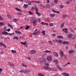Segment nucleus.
I'll return each mask as SVG.
<instances>
[{
    "mask_svg": "<svg viewBox=\"0 0 76 76\" xmlns=\"http://www.w3.org/2000/svg\"><path fill=\"white\" fill-rule=\"evenodd\" d=\"M70 64V62H68L66 65H65V66H67V64Z\"/></svg>",
    "mask_w": 76,
    "mask_h": 76,
    "instance_id": "052dcab7",
    "label": "nucleus"
},
{
    "mask_svg": "<svg viewBox=\"0 0 76 76\" xmlns=\"http://www.w3.org/2000/svg\"><path fill=\"white\" fill-rule=\"evenodd\" d=\"M47 2L48 3H50V1L49 0H47Z\"/></svg>",
    "mask_w": 76,
    "mask_h": 76,
    "instance_id": "4d7b16f0",
    "label": "nucleus"
},
{
    "mask_svg": "<svg viewBox=\"0 0 76 76\" xmlns=\"http://www.w3.org/2000/svg\"><path fill=\"white\" fill-rule=\"evenodd\" d=\"M73 35L72 34H69L68 35V37L69 38H70V37H72V36Z\"/></svg>",
    "mask_w": 76,
    "mask_h": 76,
    "instance_id": "a878e982",
    "label": "nucleus"
},
{
    "mask_svg": "<svg viewBox=\"0 0 76 76\" xmlns=\"http://www.w3.org/2000/svg\"><path fill=\"white\" fill-rule=\"evenodd\" d=\"M45 53H51V51H49L48 50H46L45 51Z\"/></svg>",
    "mask_w": 76,
    "mask_h": 76,
    "instance_id": "aec40b11",
    "label": "nucleus"
},
{
    "mask_svg": "<svg viewBox=\"0 0 76 76\" xmlns=\"http://www.w3.org/2000/svg\"><path fill=\"white\" fill-rule=\"evenodd\" d=\"M10 28L11 29H13V26H12L11 25L10 26Z\"/></svg>",
    "mask_w": 76,
    "mask_h": 76,
    "instance_id": "09e8293b",
    "label": "nucleus"
},
{
    "mask_svg": "<svg viewBox=\"0 0 76 76\" xmlns=\"http://www.w3.org/2000/svg\"><path fill=\"white\" fill-rule=\"evenodd\" d=\"M27 59H28L29 60H31V58L30 57L28 58H27Z\"/></svg>",
    "mask_w": 76,
    "mask_h": 76,
    "instance_id": "0e129e2a",
    "label": "nucleus"
},
{
    "mask_svg": "<svg viewBox=\"0 0 76 76\" xmlns=\"http://www.w3.org/2000/svg\"><path fill=\"white\" fill-rule=\"evenodd\" d=\"M63 44H69V42L64 41L62 42Z\"/></svg>",
    "mask_w": 76,
    "mask_h": 76,
    "instance_id": "4468645a",
    "label": "nucleus"
},
{
    "mask_svg": "<svg viewBox=\"0 0 76 76\" xmlns=\"http://www.w3.org/2000/svg\"><path fill=\"white\" fill-rule=\"evenodd\" d=\"M60 55L62 57H63V51L61 50L60 51Z\"/></svg>",
    "mask_w": 76,
    "mask_h": 76,
    "instance_id": "0eeeda50",
    "label": "nucleus"
},
{
    "mask_svg": "<svg viewBox=\"0 0 76 76\" xmlns=\"http://www.w3.org/2000/svg\"><path fill=\"white\" fill-rule=\"evenodd\" d=\"M18 34H21V32H20V31H19L18 33Z\"/></svg>",
    "mask_w": 76,
    "mask_h": 76,
    "instance_id": "338daca9",
    "label": "nucleus"
},
{
    "mask_svg": "<svg viewBox=\"0 0 76 76\" xmlns=\"http://www.w3.org/2000/svg\"><path fill=\"white\" fill-rule=\"evenodd\" d=\"M30 53L31 54H35V53H36V51H35L34 50H32L30 51Z\"/></svg>",
    "mask_w": 76,
    "mask_h": 76,
    "instance_id": "7ed1b4c3",
    "label": "nucleus"
},
{
    "mask_svg": "<svg viewBox=\"0 0 76 76\" xmlns=\"http://www.w3.org/2000/svg\"><path fill=\"white\" fill-rule=\"evenodd\" d=\"M63 16L64 18H66L67 17V15H63Z\"/></svg>",
    "mask_w": 76,
    "mask_h": 76,
    "instance_id": "e433bc0d",
    "label": "nucleus"
},
{
    "mask_svg": "<svg viewBox=\"0 0 76 76\" xmlns=\"http://www.w3.org/2000/svg\"><path fill=\"white\" fill-rule=\"evenodd\" d=\"M20 72L21 73H25V71H24V70H20Z\"/></svg>",
    "mask_w": 76,
    "mask_h": 76,
    "instance_id": "58836bf2",
    "label": "nucleus"
},
{
    "mask_svg": "<svg viewBox=\"0 0 76 76\" xmlns=\"http://www.w3.org/2000/svg\"><path fill=\"white\" fill-rule=\"evenodd\" d=\"M24 45L25 47H27V43H26V42L25 43V44Z\"/></svg>",
    "mask_w": 76,
    "mask_h": 76,
    "instance_id": "79ce46f5",
    "label": "nucleus"
},
{
    "mask_svg": "<svg viewBox=\"0 0 76 76\" xmlns=\"http://www.w3.org/2000/svg\"><path fill=\"white\" fill-rule=\"evenodd\" d=\"M0 20H3V18H2V17H1V15H0Z\"/></svg>",
    "mask_w": 76,
    "mask_h": 76,
    "instance_id": "c03bdc74",
    "label": "nucleus"
},
{
    "mask_svg": "<svg viewBox=\"0 0 76 76\" xmlns=\"http://www.w3.org/2000/svg\"><path fill=\"white\" fill-rule=\"evenodd\" d=\"M36 25H37V21L36 20L34 19L33 20V26H36Z\"/></svg>",
    "mask_w": 76,
    "mask_h": 76,
    "instance_id": "20e7f679",
    "label": "nucleus"
},
{
    "mask_svg": "<svg viewBox=\"0 0 76 76\" xmlns=\"http://www.w3.org/2000/svg\"><path fill=\"white\" fill-rule=\"evenodd\" d=\"M57 42H58V43H60V44H61V42H62V40H60L59 39H57Z\"/></svg>",
    "mask_w": 76,
    "mask_h": 76,
    "instance_id": "2eb2a0df",
    "label": "nucleus"
},
{
    "mask_svg": "<svg viewBox=\"0 0 76 76\" xmlns=\"http://www.w3.org/2000/svg\"><path fill=\"white\" fill-rule=\"evenodd\" d=\"M53 12H54L55 13H57V11L54 10H52Z\"/></svg>",
    "mask_w": 76,
    "mask_h": 76,
    "instance_id": "5fc2aeb1",
    "label": "nucleus"
},
{
    "mask_svg": "<svg viewBox=\"0 0 76 76\" xmlns=\"http://www.w3.org/2000/svg\"><path fill=\"white\" fill-rule=\"evenodd\" d=\"M38 75L39 76H44L42 74L40 73H38Z\"/></svg>",
    "mask_w": 76,
    "mask_h": 76,
    "instance_id": "bb28decb",
    "label": "nucleus"
},
{
    "mask_svg": "<svg viewBox=\"0 0 76 76\" xmlns=\"http://www.w3.org/2000/svg\"><path fill=\"white\" fill-rule=\"evenodd\" d=\"M64 23H62L61 26V28H63V27L64 26Z\"/></svg>",
    "mask_w": 76,
    "mask_h": 76,
    "instance_id": "b1692460",
    "label": "nucleus"
},
{
    "mask_svg": "<svg viewBox=\"0 0 76 76\" xmlns=\"http://www.w3.org/2000/svg\"><path fill=\"white\" fill-rule=\"evenodd\" d=\"M57 37L59 38V39H60V38L63 39V37L62 36H58Z\"/></svg>",
    "mask_w": 76,
    "mask_h": 76,
    "instance_id": "a211bd4d",
    "label": "nucleus"
},
{
    "mask_svg": "<svg viewBox=\"0 0 76 76\" xmlns=\"http://www.w3.org/2000/svg\"><path fill=\"white\" fill-rule=\"evenodd\" d=\"M26 42H20L21 44H23V45H25V43H26Z\"/></svg>",
    "mask_w": 76,
    "mask_h": 76,
    "instance_id": "7c9ffc66",
    "label": "nucleus"
},
{
    "mask_svg": "<svg viewBox=\"0 0 76 76\" xmlns=\"http://www.w3.org/2000/svg\"><path fill=\"white\" fill-rule=\"evenodd\" d=\"M28 13L29 14V15H33V13L30 11L28 12Z\"/></svg>",
    "mask_w": 76,
    "mask_h": 76,
    "instance_id": "f704fd0d",
    "label": "nucleus"
},
{
    "mask_svg": "<svg viewBox=\"0 0 76 76\" xmlns=\"http://www.w3.org/2000/svg\"><path fill=\"white\" fill-rule=\"evenodd\" d=\"M14 22H17V19H14Z\"/></svg>",
    "mask_w": 76,
    "mask_h": 76,
    "instance_id": "ea45409f",
    "label": "nucleus"
},
{
    "mask_svg": "<svg viewBox=\"0 0 76 76\" xmlns=\"http://www.w3.org/2000/svg\"><path fill=\"white\" fill-rule=\"evenodd\" d=\"M66 3L67 4H69V1H67L66 2Z\"/></svg>",
    "mask_w": 76,
    "mask_h": 76,
    "instance_id": "3c124183",
    "label": "nucleus"
},
{
    "mask_svg": "<svg viewBox=\"0 0 76 76\" xmlns=\"http://www.w3.org/2000/svg\"><path fill=\"white\" fill-rule=\"evenodd\" d=\"M53 55L56 57H58V53L56 52H53Z\"/></svg>",
    "mask_w": 76,
    "mask_h": 76,
    "instance_id": "39448f33",
    "label": "nucleus"
},
{
    "mask_svg": "<svg viewBox=\"0 0 76 76\" xmlns=\"http://www.w3.org/2000/svg\"><path fill=\"white\" fill-rule=\"evenodd\" d=\"M7 25H8L9 27H10V26H11V25H10V24L9 23H7Z\"/></svg>",
    "mask_w": 76,
    "mask_h": 76,
    "instance_id": "de8ad7c7",
    "label": "nucleus"
},
{
    "mask_svg": "<svg viewBox=\"0 0 76 76\" xmlns=\"http://www.w3.org/2000/svg\"><path fill=\"white\" fill-rule=\"evenodd\" d=\"M4 44L2 42H0V46H3Z\"/></svg>",
    "mask_w": 76,
    "mask_h": 76,
    "instance_id": "72a5a7b5",
    "label": "nucleus"
},
{
    "mask_svg": "<svg viewBox=\"0 0 76 76\" xmlns=\"http://www.w3.org/2000/svg\"><path fill=\"white\" fill-rule=\"evenodd\" d=\"M49 25L50 26H53V24L51 23H49Z\"/></svg>",
    "mask_w": 76,
    "mask_h": 76,
    "instance_id": "393cba45",
    "label": "nucleus"
},
{
    "mask_svg": "<svg viewBox=\"0 0 76 76\" xmlns=\"http://www.w3.org/2000/svg\"><path fill=\"white\" fill-rule=\"evenodd\" d=\"M44 69H47V68H48V67L47 66H45L44 67Z\"/></svg>",
    "mask_w": 76,
    "mask_h": 76,
    "instance_id": "680f3d73",
    "label": "nucleus"
},
{
    "mask_svg": "<svg viewBox=\"0 0 76 76\" xmlns=\"http://www.w3.org/2000/svg\"><path fill=\"white\" fill-rule=\"evenodd\" d=\"M54 63H55V64H58V61L57 60H54Z\"/></svg>",
    "mask_w": 76,
    "mask_h": 76,
    "instance_id": "1a4fd4ad",
    "label": "nucleus"
},
{
    "mask_svg": "<svg viewBox=\"0 0 76 76\" xmlns=\"http://www.w3.org/2000/svg\"><path fill=\"white\" fill-rule=\"evenodd\" d=\"M7 17L8 18H10V16L9 15H7Z\"/></svg>",
    "mask_w": 76,
    "mask_h": 76,
    "instance_id": "49530a36",
    "label": "nucleus"
},
{
    "mask_svg": "<svg viewBox=\"0 0 76 76\" xmlns=\"http://www.w3.org/2000/svg\"><path fill=\"white\" fill-rule=\"evenodd\" d=\"M54 2L55 3H57V2H58V0H54Z\"/></svg>",
    "mask_w": 76,
    "mask_h": 76,
    "instance_id": "4c0bfd02",
    "label": "nucleus"
},
{
    "mask_svg": "<svg viewBox=\"0 0 76 76\" xmlns=\"http://www.w3.org/2000/svg\"><path fill=\"white\" fill-rule=\"evenodd\" d=\"M2 71V69L1 68H0V73H1V72Z\"/></svg>",
    "mask_w": 76,
    "mask_h": 76,
    "instance_id": "6e6d98bb",
    "label": "nucleus"
},
{
    "mask_svg": "<svg viewBox=\"0 0 76 76\" xmlns=\"http://www.w3.org/2000/svg\"><path fill=\"white\" fill-rule=\"evenodd\" d=\"M47 60L48 61H51L52 60V56H50L47 57Z\"/></svg>",
    "mask_w": 76,
    "mask_h": 76,
    "instance_id": "f03ea898",
    "label": "nucleus"
},
{
    "mask_svg": "<svg viewBox=\"0 0 76 76\" xmlns=\"http://www.w3.org/2000/svg\"><path fill=\"white\" fill-rule=\"evenodd\" d=\"M63 74V75L65 76H69V74L67 73H64Z\"/></svg>",
    "mask_w": 76,
    "mask_h": 76,
    "instance_id": "dca6fc26",
    "label": "nucleus"
},
{
    "mask_svg": "<svg viewBox=\"0 0 76 76\" xmlns=\"http://www.w3.org/2000/svg\"><path fill=\"white\" fill-rule=\"evenodd\" d=\"M19 31H15V33H16V34H18V33H19Z\"/></svg>",
    "mask_w": 76,
    "mask_h": 76,
    "instance_id": "37998d69",
    "label": "nucleus"
},
{
    "mask_svg": "<svg viewBox=\"0 0 76 76\" xmlns=\"http://www.w3.org/2000/svg\"><path fill=\"white\" fill-rule=\"evenodd\" d=\"M15 9L16 10H18V11H19V12H21V10L18 9V8H16Z\"/></svg>",
    "mask_w": 76,
    "mask_h": 76,
    "instance_id": "4be33fe9",
    "label": "nucleus"
},
{
    "mask_svg": "<svg viewBox=\"0 0 76 76\" xmlns=\"http://www.w3.org/2000/svg\"><path fill=\"white\" fill-rule=\"evenodd\" d=\"M55 16V14H50V16L51 18H54Z\"/></svg>",
    "mask_w": 76,
    "mask_h": 76,
    "instance_id": "f3484780",
    "label": "nucleus"
},
{
    "mask_svg": "<svg viewBox=\"0 0 76 76\" xmlns=\"http://www.w3.org/2000/svg\"><path fill=\"white\" fill-rule=\"evenodd\" d=\"M64 32H65V33H66V34H67V33H68V31H67V30H66L64 31Z\"/></svg>",
    "mask_w": 76,
    "mask_h": 76,
    "instance_id": "13d9d810",
    "label": "nucleus"
},
{
    "mask_svg": "<svg viewBox=\"0 0 76 76\" xmlns=\"http://www.w3.org/2000/svg\"><path fill=\"white\" fill-rule=\"evenodd\" d=\"M45 31H42V33L43 35H45Z\"/></svg>",
    "mask_w": 76,
    "mask_h": 76,
    "instance_id": "5701e85b",
    "label": "nucleus"
},
{
    "mask_svg": "<svg viewBox=\"0 0 76 76\" xmlns=\"http://www.w3.org/2000/svg\"><path fill=\"white\" fill-rule=\"evenodd\" d=\"M24 6L25 8H27L28 7V5L25 4L24 5Z\"/></svg>",
    "mask_w": 76,
    "mask_h": 76,
    "instance_id": "2f4dec72",
    "label": "nucleus"
},
{
    "mask_svg": "<svg viewBox=\"0 0 76 76\" xmlns=\"http://www.w3.org/2000/svg\"><path fill=\"white\" fill-rule=\"evenodd\" d=\"M60 6L61 8H63V6L62 5H61Z\"/></svg>",
    "mask_w": 76,
    "mask_h": 76,
    "instance_id": "774afa93",
    "label": "nucleus"
},
{
    "mask_svg": "<svg viewBox=\"0 0 76 76\" xmlns=\"http://www.w3.org/2000/svg\"><path fill=\"white\" fill-rule=\"evenodd\" d=\"M8 34H9V35H12V34L10 33H9Z\"/></svg>",
    "mask_w": 76,
    "mask_h": 76,
    "instance_id": "e2e57ef3",
    "label": "nucleus"
},
{
    "mask_svg": "<svg viewBox=\"0 0 76 76\" xmlns=\"http://www.w3.org/2000/svg\"><path fill=\"white\" fill-rule=\"evenodd\" d=\"M41 24H42V25H45V23L44 22H41Z\"/></svg>",
    "mask_w": 76,
    "mask_h": 76,
    "instance_id": "c9c22d12",
    "label": "nucleus"
},
{
    "mask_svg": "<svg viewBox=\"0 0 76 76\" xmlns=\"http://www.w3.org/2000/svg\"><path fill=\"white\" fill-rule=\"evenodd\" d=\"M2 35H6L8 34V33L6 31H3L2 33Z\"/></svg>",
    "mask_w": 76,
    "mask_h": 76,
    "instance_id": "423d86ee",
    "label": "nucleus"
},
{
    "mask_svg": "<svg viewBox=\"0 0 76 76\" xmlns=\"http://www.w3.org/2000/svg\"><path fill=\"white\" fill-rule=\"evenodd\" d=\"M74 52H75V51L74 50H71L69 51V53L70 54H73V53Z\"/></svg>",
    "mask_w": 76,
    "mask_h": 76,
    "instance_id": "6e6552de",
    "label": "nucleus"
},
{
    "mask_svg": "<svg viewBox=\"0 0 76 76\" xmlns=\"http://www.w3.org/2000/svg\"><path fill=\"white\" fill-rule=\"evenodd\" d=\"M3 46H4V48H6V46L4 44Z\"/></svg>",
    "mask_w": 76,
    "mask_h": 76,
    "instance_id": "603ef678",
    "label": "nucleus"
},
{
    "mask_svg": "<svg viewBox=\"0 0 76 76\" xmlns=\"http://www.w3.org/2000/svg\"><path fill=\"white\" fill-rule=\"evenodd\" d=\"M7 31L8 32H10V29L9 28L7 29Z\"/></svg>",
    "mask_w": 76,
    "mask_h": 76,
    "instance_id": "864d4df0",
    "label": "nucleus"
},
{
    "mask_svg": "<svg viewBox=\"0 0 76 76\" xmlns=\"http://www.w3.org/2000/svg\"><path fill=\"white\" fill-rule=\"evenodd\" d=\"M4 25V23L3 22H0V26H3Z\"/></svg>",
    "mask_w": 76,
    "mask_h": 76,
    "instance_id": "9b49d317",
    "label": "nucleus"
},
{
    "mask_svg": "<svg viewBox=\"0 0 76 76\" xmlns=\"http://www.w3.org/2000/svg\"><path fill=\"white\" fill-rule=\"evenodd\" d=\"M30 28V26H27L25 28L26 29H28L29 28Z\"/></svg>",
    "mask_w": 76,
    "mask_h": 76,
    "instance_id": "cd10ccee",
    "label": "nucleus"
},
{
    "mask_svg": "<svg viewBox=\"0 0 76 76\" xmlns=\"http://www.w3.org/2000/svg\"><path fill=\"white\" fill-rule=\"evenodd\" d=\"M39 33V31H38L37 32H35L33 34V35H37V34H38Z\"/></svg>",
    "mask_w": 76,
    "mask_h": 76,
    "instance_id": "ddd939ff",
    "label": "nucleus"
},
{
    "mask_svg": "<svg viewBox=\"0 0 76 76\" xmlns=\"http://www.w3.org/2000/svg\"><path fill=\"white\" fill-rule=\"evenodd\" d=\"M18 34H21V32H20V31H19L18 33Z\"/></svg>",
    "mask_w": 76,
    "mask_h": 76,
    "instance_id": "69168bd1",
    "label": "nucleus"
},
{
    "mask_svg": "<svg viewBox=\"0 0 76 76\" xmlns=\"http://www.w3.org/2000/svg\"><path fill=\"white\" fill-rule=\"evenodd\" d=\"M25 2L26 3H29V1H28V0L25 1Z\"/></svg>",
    "mask_w": 76,
    "mask_h": 76,
    "instance_id": "8fccbe9b",
    "label": "nucleus"
},
{
    "mask_svg": "<svg viewBox=\"0 0 76 76\" xmlns=\"http://www.w3.org/2000/svg\"><path fill=\"white\" fill-rule=\"evenodd\" d=\"M57 39H56L53 40V42H57Z\"/></svg>",
    "mask_w": 76,
    "mask_h": 76,
    "instance_id": "473e14b6",
    "label": "nucleus"
},
{
    "mask_svg": "<svg viewBox=\"0 0 76 76\" xmlns=\"http://www.w3.org/2000/svg\"><path fill=\"white\" fill-rule=\"evenodd\" d=\"M22 66H24V67H26V66H26V65H25L24 64H22Z\"/></svg>",
    "mask_w": 76,
    "mask_h": 76,
    "instance_id": "a19ab883",
    "label": "nucleus"
},
{
    "mask_svg": "<svg viewBox=\"0 0 76 76\" xmlns=\"http://www.w3.org/2000/svg\"><path fill=\"white\" fill-rule=\"evenodd\" d=\"M18 37L17 36H14L13 39H16L17 40H18Z\"/></svg>",
    "mask_w": 76,
    "mask_h": 76,
    "instance_id": "9d476101",
    "label": "nucleus"
},
{
    "mask_svg": "<svg viewBox=\"0 0 76 76\" xmlns=\"http://www.w3.org/2000/svg\"><path fill=\"white\" fill-rule=\"evenodd\" d=\"M25 73H28L29 70H28V69H26V70H24Z\"/></svg>",
    "mask_w": 76,
    "mask_h": 76,
    "instance_id": "6ab92c4d",
    "label": "nucleus"
},
{
    "mask_svg": "<svg viewBox=\"0 0 76 76\" xmlns=\"http://www.w3.org/2000/svg\"><path fill=\"white\" fill-rule=\"evenodd\" d=\"M67 28L64 29H63V31H65V30L67 31Z\"/></svg>",
    "mask_w": 76,
    "mask_h": 76,
    "instance_id": "bf43d9fd",
    "label": "nucleus"
},
{
    "mask_svg": "<svg viewBox=\"0 0 76 76\" xmlns=\"http://www.w3.org/2000/svg\"><path fill=\"white\" fill-rule=\"evenodd\" d=\"M11 52H12V53H16V50H11Z\"/></svg>",
    "mask_w": 76,
    "mask_h": 76,
    "instance_id": "412c9836",
    "label": "nucleus"
},
{
    "mask_svg": "<svg viewBox=\"0 0 76 76\" xmlns=\"http://www.w3.org/2000/svg\"><path fill=\"white\" fill-rule=\"evenodd\" d=\"M51 69V68L50 67H48L47 69L48 70H50Z\"/></svg>",
    "mask_w": 76,
    "mask_h": 76,
    "instance_id": "a18cd8bd",
    "label": "nucleus"
},
{
    "mask_svg": "<svg viewBox=\"0 0 76 76\" xmlns=\"http://www.w3.org/2000/svg\"><path fill=\"white\" fill-rule=\"evenodd\" d=\"M49 44H50V45H53V42H52V41H49Z\"/></svg>",
    "mask_w": 76,
    "mask_h": 76,
    "instance_id": "c85d7f7f",
    "label": "nucleus"
},
{
    "mask_svg": "<svg viewBox=\"0 0 76 76\" xmlns=\"http://www.w3.org/2000/svg\"><path fill=\"white\" fill-rule=\"evenodd\" d=\"M35 10L36 11V13L39 16L41 15V14L40 13H39L38 12V8L37 7L35 8Z\"/></svg>",
    "mask_w": 76,
    "mask_h": 76,
    "instance_id": "f257e3e1",
    "label": "nucleus"
},
{
    "mask_svg": "<svg viewBox=\"0 0 76 76\" xmlns=\"http://www.w3.org/2000/svg\"><path fill=\"white\" fill-rule=\"evenodd\" d=\"M45 65H46L48 67L49 66V64H48L47 62L45 63Z\"/></svg>",
    "mask_w": 76,
    "mask_h": 76,
    "instance_id": "c756f323",
    "label": "nucleus"
},
{
    "mask_svg": "<svg viewBox=\"0 0 76 76\" xmlns=\"http://www.w3.org/2000/svg\"><path fill=\"white\" fill-rule=\"evenodd\" d=\"M9 65L11 66V67H14V65L12 64H11V63L9 62L8 64Z\"/></svg>",
    "mask_w": 76,
    "mask_h": 76,
    "instance_id": "f8f14e48",
    "label": "nucleus"
}]
</instances>
